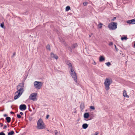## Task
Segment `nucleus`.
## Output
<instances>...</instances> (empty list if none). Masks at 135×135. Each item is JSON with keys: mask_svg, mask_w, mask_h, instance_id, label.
<instances>
[{"mask_svg": "<svg viewBox=\"0 0 135 135\" xmlns=\"http://www.w3.org/2000/svg\"><path fill=\"white\" fill-rule=\"evenodd\" d=\"M37 127L38 129H43L45 127V125L41 119H39L37 121Z\"/></svg>", "mask_w": 135, "mask_h": 135, "instance_id": "obj_2", "label": "nucleus"}, {"mask_svg": "<svg viewBox=\"0 0 135 135\" xmlns=\"http://www.w3.org/2000/svg\"><path fill=\"white\" fill-rule=\"evenodd\" d=\"M90 108L91 109H93V106H90Z\"/></svg>", "mask_w": 135, "mask_h": 135, "instance_id": "obj_41", "label": "nucleus"}, {"mask_svg": "<svg viewBox=\"0 0 135 135\" xmlns=\"http://www.w3.org/2000/svg\"><path fill=\"white\" fill-rule=\"evenodd\" d=\"M85 108L84 104L83 103H81L80 105V108L81 110L82 111Z\"/></svg>", "mask_w": 135, "mask_h": 135, "instance_id": "obj_10", "label": "nucleus"}, {"mask_svg": "<svg viewBox=\"0 0 135 135\" xmlns=\"http://www.w3.org/2000/svg\"><path fill=\"white\" fill-rule=\"evenodd\" d=\"M70 9V8L69 6H67L66 7V11H68Z\"/></svg>", "mask_w": 135, "mask_h": 135, "instance_id": "obj_18", "label": "nucleus"}, {"mask_svg": "<svg viewBox=\"0 0 135 135\" xmlns=\"http://www.w3.org/2000/svg\"><path fill=\"white\" fill-rule=\"evenodd\" d=\"M113 43L112 42H110L109 44V45H113Z\"/></svg>", "mask_w": 135, "mask_h": 135, "instance_id": "obj_35", "label": "nucleus"}, {"mask_svg": "<svg viewBox=\"0 0 135 135\" xmlns=\"http://www.w3.org/2000/svg\"><path fill=\"white\" fill-rule=\"evenodd\" d=\"M123 95L124 97L127 98L129 97V96L128 95H127L126 92L125 90H124L123 93Z\"/></svg>", "mask_w": 135, "mask_h": 135, "instance_id": "obj_13", "label": "nucleus"}, {"mask_svg": "<svg viewBox=\"0 0 135 135\" xmlns=\"http://www.w3.org/2000/svg\"><path fill=\"white\" fill-rule=\"evenodd\" d=\"M95 109L93 107V110H94Z\"/></svg>", "mask_w": 135, "mask_h": 135, "instance_id": "obj_45", "label": "nucleus"}, {"mask_svg": "<svg viewBox=\"0 0 135 135\" xmlns=\"http://www.w3.org/2000/svg\"><path fill=\"white\" fill-rule=\"evenodd\" d=\"M68 64L69 66V68H70V69L71 68H73L72 65L70 62H68Z\"/></svg>", "mask_w": 135, "mask_h": 135, "instance_id": "obj_19", "label": "nucleus"}, {"mask_svg": "<svg viewBox=\"0 0 135 135\" xmlns=\"http://www.w3.org/2000/svg\"><path fill=\"white\" fill-rule=\"evenodd\" d=\"M93 65H96V63L95 61H94L93 62Z\"/></svg>", "mask_w": 135, "mask_h": 135, "instance_id": "obj_42", "label": "nucleus"}, {"mask_svg": "<svg viewBox=\"0 0 135 135\" xmlns=\"http://www.w3.org/2000/svg\"><path fill=\"white\" fill-rule=\"evenodd\" d=\"M77 44H75L71 46V47L72 48H75V47H77Z\"/></svg>", "mask_w": 135, "mask_h": 135, "instance_id": "obj_17", "label": "nucleus"}, {"mask_svg": "<svg viewBox=\"0 0 135 135\" xmlns=\"http://www.w3.org/2000/svg\"><path fill=\"white\" fill-rule=\"evenodd\" d=\"M117 23L116 22H111L108 25V27L110 30H114L117 28Z\"/></svg>", "mask_w": 135, "mask_h": 135, "instance_id": "obj_4", "label": "nucleus"}, {"mask_svg": "<svg viewBox=\"0 0 135 135\" xmlns=\"http://www.w3.org/2000/svg\"><path fill=\"white\" fill-rule=\"evenodd\" d=\"M99 133V132L97 131L95 133V134L94 135H97Z\"/></svg>", "mask_w": 135, "mask_h": 135, "instance_id": "obj_32", "label": "nucleus"}, {"mask_svg": "<svg viewBox=\"0 0 135 135\" xmlns=\"http://www.w3.org/2000/svg\"><path fill=\"white\" fill-rule=\"evenodd\" d=\"M43 83L37 81H35L34 83V85L35 87L38 89H40L42 87Z\"/></svg>", "mask_w": 135, "mask_h": 135, "instance_id": "obj_5", "label": "nucleus"}, {"mask_svg": "<svg viewBox=\"0 0 135 135\" xmlns=\"http://www.w3.org/2000/svg\"><path fill=\"white\" fill-rule=\"evenodd\" d=\"M14 133V132L13 131H12L8 133V135H13Z\"/></svg>", "mask_w": 135, "mask_h": 135, "instance_id": "obj_16", "label": "nucleus"}, {"mask_svg": "<svg viewBox=\"0 0 135 135\" xmlns=\"http://www.w3.org/2000/svg\"><path fill=\"white\" fill-rule=\"evenodd\" d=\"M112 82V79L108 78H106L104 81V84L105 89L106 90H108L109 89V86Z\"/></svg>", "mask_w": 135, "mask_h": 135, "instance_id": "obj_3", "label": "nucleus"}, {"mask_svg": "<svg viewBox=\"0 0 135 135\" xmlns=\"http://www.w3.org/2000/svg\"><path fill=\"white\" fill-rule=\"evenodd\" d=\"M102 24L101 23H99L98 26V27L99 28H101L102 27Z\"/></svg>", "mask_w": 135, "mask_h": 135, "instance_id": "obj_24", "label": "nucleus"}, {"mask_svg": "<svg viewBox=\"0 0 135 135\" xmlns=\"http://www.w3.org/2000/svg\"><path fill=\"white\" fill-rule=\"evenodd\" d=\"M89 116V114L88 113H85L84 115V117L86 119L88 118Z\"/></svg>", "mask_w": 135, "mask_h": 135, "instance_id": "obj_11", "label": "nucleus"}, {"mask_svg": "<svg viewBox=\"0 0 135 135\" xmlns=\"http://www.w3.org/2000/svg\"><path fill=\"white\" fill-rule=\"evenodd\" d=\"M49 115H47L46 116V118L47 119H48L49 118Z\"/></svg>", "mask_w": 135, "mask_h": 135, "instance_id": "obj_34", "label": "nucleus"}, {"mask_svg": "<svg viewBox=\"0 0 135 135\" xmlns=\"http://www.w3.org/2000/svg\"><path fill=\"white\" fill-rule=\"evenodd\" d=\"M46 49L48 50H49L50 51V46L49 45H47L46 46Z\"/></svg>", "mask_w": 135, "mask_h": 135, "instance_id": "obj_23", "label": "nucleus"}, {"mask_svg": "<svg viewBox=\"0 0 135 135\" xmlns=\"http://www.w3.org/2000/svg\"><path fill=\"white\" fill-rule=\"evenodd\" d=\"M15 54H16L15 52H14V53H13V55H15Z\"/></svg>", "mask_w": 135, "mask_h": 135, "instance_id": "obj_43", "label": "nucleus"}, {"mask_svg": "<svg viewBox=\"0 0 135 135\" xmlns=\"http://www.w3.org/2000/svg\"><path fill=\"white\" fill-rule=\"evenodd\" d=\"M105 58L102 56H101L99 58V60L100 62H102L105 60Z\"/></svg>", "mask_w": 135, "mask_h": 135, "instance_id": "obj_12", "label": "nucleus"}, {"mask_svg": "<svg viewBox=\"0 0 135 135\" xmlns=\"http://www.w3.org/2000/svg\"><path fill=\"white\" fill-rule=\"evenodd\" d=\"M85 120H86V119H85Z\"/></svg>", "mask_w": 135, "mask_h": 135, "instance_id": "obj_46", "label": "nucleus"}, {"mask_svg": "<svg viewBox=\"0 0 135 135\" xmlns=\"http://www.w3.org/2000/svg\"><path fill=\"white\" fill-rule=\"evenodd\" d=\"M88 124L86 123L82 125V127L84 129H86L88 127Z\"/></svg>", "mask_w": 135, "mask_h": 135, "instance_id": "obj_14", "label": "nucleus"}, {"mask_svg": "<svg viewBox=\"0 0 135 135\" xmlns=\"http://www.w3.org/2000/svg\"><path fill=\"white\" fill-rule=\"evenodd\" d=\"M24 84L23 83L19 84L17 86V91L15 93L16 95L14 97V99L16 100L22 94L24 91Z\"/></svg>", "mask_w": 135, "mask_h": 135, "instance_id": "obj_1", "label": "nucleus"}, {"mask_svg": "<svg viewBox=\"0 0 135 135\" xmlns=\"http://www.w3.org/2000/svg\"><path fill=\"white\" fill-rule=\"evenodd\" d=\"M134 42V47L135 48V41Z\"/></svg>", "mask_w": 135, "mask_h": 135, "instance_id": "obj_44", "label": "nucleus"}, {"mask_svg": "<svg viewBox=\"0 0 135 135\" xmlns=\"http://www.w3.org/2000/svg\"><path fill=\"white\" fill-rule=\"evenodd\" d=\"M0 125H1V127H2L3 126V124L2 123H0Z\"/></svg>", "mask_w": 135, "mask_h": 135, "instance_id": "obj_38", "label": "nucleus"}, {"mask_svg": "<svg viewBox=\"0 0 135 135\" xmlns=\"http://www.w3.org/2000/svg\"><path fill=\"white\" fill-rule=\"evenodd\" d=\"M6 119L8 123H9L10 122L11 118L10 117H7Z\"/></svg>", "mask_w": 135, "mask_h": 135, "instance_id": "obj_15", "label": "nucleus"}, {"mask_svg": "<svg viewBox=\"0 0 135 135\" xmlns=\"http://www.w3.org/2000/svg\"><path fill=\"white\" fill-rule=\"evenodd\" d=\"M3 116L4 117H6L7 116V115L6 114H4Z\"/></svg>", "mask_w": 135, "mask_h": 135, "instance_id": "obj_40", "label": "nucleus"}, {"mask_svg": "<svg viewBox=\"0 0 135 135\" xmlns=\"http://www.w3.org/2000/svg\"><path fill=\"white\" fill-rule=\"evenodd\" d=\"M10 113L12 114H14V113L13 112H11Z\"/></svg>", "mask_w": 135, "mask_h": 135, "instance_id": "obj_39", "label": "nucleus"}, {"mask_svg": "<svg viewBox=\"0 0 135 135\" xmlns=\"http://www.w3.org/2000/svg\"><path fill=\"white\" fill-rule=\"evenodd\" d=\"M127 37H126V36H125V37H122L121 38V40H127Z\"/></svg>", "mask_w": 135, "mask_h": 135, "instance_id": "obj_22", "label": "nucleus"}, {"mask_svg": "<svg viewBox=\"0 0 135 135\" xmlns=\"http://www.w3.org/2000/svg\"><path fill=\"white\" fill-rule=\"evenodd\" d=\"M20 113L21 115H23V113L22 112H20Z\"/></svg>", "mask_w": 135, "mask_h": 135, "instance_id": "obj_36", "label": "nucleus"}, {"mask_svg": "<svg viewBox=\"0 0 135 135\" xmlns=\"http://www.w3.org/2000/svg\"><path fill=\"white\" fill-rule=\"evenodd\" d=\"M132 20V22L133 24H135V18Z\"/></svg>", "mask_w": 135, "mask_h": 135, "instance_id": "obj_25", "label": "nucleus"}, {"mask_svg": "<svg viewBox=\"0 0 135 135\" xmlns=\"http://www.w3.org/2000/svg\"><path fill=\"white\" fill-rule=\"evenodd\" d=\"M127 23L129 24H132V21L131 20H128L127 21Z\"/></svg>", "mask_w": 135, "mask_h": 135, "instance_id": "obj_20", "label": "nucleus"}, {"mask_svg": "<svg viewBox=\"0 0 135 135\" xmlns=\"http://www.w3.org/2000/svg\"><path fill=\"white\" fill-rule=\"evenodd\" d=\"M17 117L18 118H21V116L19 114H17Z\"/></svg>", "mask_w": 135, "mask_h": 135, "instance_id": "obj_26", "label": "nucleus"}, {"mask_svg": "<svg viewBox=\"0 0 135 135\" xmlns=\"http://www.w3.org/2000/svg\"><path fill=\"white\" fill-rule=\"evenodd\" d=\"M0 135H5L4 133L2 132L0 133Z\"/></svg>", "mask_w": 135, "mask_h": 135, "instance_id": "obj_30", "label": "nucleus"}, {"mask_svg": "<svg viewBox=\"0 0 135 135\" xmlns=\"http://www.w3.org/2000/svg\"><path fill=\"white\" fill-rule=\"evenodd\" d=\"M7 128V126L6 125H5L4 126V127L3 128V129H6Z\"/></svg>", "mask_w": 135, "mask_h": 135, "instance_id": "obj_33", "label": "nucleus"}, {"mask_svg": "<svg viewBox=\"0 0 135 135\" xmlns=\"http://www.w3.org/2000/svg\"><path fill=\"white\" fill-rule=\"evenodd\" d=\"M37 95V94L36 93H33L31 94L29 97L30 99L32 100L33 101H36L37 100L36 97Z\"/></svg>", "mask_w": 135, "mask_h": 135, "instance_id": "obj_7", "label": "nucleus"}, {"mask_svg": "<svg viewBox=\"0 0 135 135\" xmlns=\"http://www.w3.org/2000/svg\"><path fill=\"white\" fill-rule=\"evenodd\" d=\"M19 108L21 110H25L26 108V106L25 104H22L20 105Z\"/></svg>", "mask_w": 135, "mask_h": 135, "instance_id": "obj_8", "label": "nucleus"}, {"mask_svg": "<svg viewBox=\"0 0 135 135\" xmlns=\"http://www.w3.org/2000/svg\"><path fill=\"white\" fill-rule=\"evenodd\" d=\"M51 57L55 58L56 59H57L58 57L56 55L54 54V53H51Z\"/></svg>", "mask_w": 135, "mask_h": 135, "instance_id": "obj_9", "label": "nucleus"}, {"mask_svg": "<svg viewBox=\"0 0 135 135\" xmlns=\"http://www.w3.org/2000/svg\"><path fill=\"white\" fill-rule=\"evenodd\" d=\"M4 23H2L1 24V27H2V28H3L4 27Z\"/></svg>", "mask_w": 135, "mask_h": 135, "instance_id": "obj_31", "label": "nucleus"}, {"mask_svg": "<svg viewBox=\"0 0 135 135\" xmlns=\"http://www.w3.org/2000/svg\"><path fill=\"white\" fill-rule=\"evenodd\" d=\"M70 74L72 78L74 79V81L76 83H77V77L75 72L74 71L73 68H71Z\"/></svg>", "mask_w": 135, "mask_h": 135, "instance_id": "obj_6", "label": "nucleus"}, {"mask_svg": "<svg viewBox=\"0 0 135 135\" xmlns=\"http://www.w3.org/2000/svg\"><path fill=\"white\" fill-rule=\"evenodd\" d=\"M105 64L108 66H109L111 65V63L109 62H107L105 63Z\"/></svg>", "mask_w": 135, "mask_h": 135, "instance_id": "obj_21", "label": "nucleus"}, {"mask_svg": "<svg viewBox=\"0 0 135 135\" xmlns=\"http://www.w3.org/2000/svg\"><path fill=\"white\" fill-rule=\"evenodd\" d=\"M114 46H115V49L116 50H117V48L116 47V45H114Z\"/></svg>", "mask_w": 135, "mask_h": 135, "instance_id": "obj_37", "label": "nucleus"}, {"mask_svg": "<svg viewBox=\"0 0 135 135\" xmlns=\"http://www.w3.org/2000/svg\"><path fill=\"white\" fill-rule=\"evenodd\" d=\"M54 133H55V135H56L58 133L57 131L56 130H55V131Z\"/></svg>", "mask_w": 135, "mask_h": 135, "instance_id": "obj_28", "label": "nucleus"}, {"mask_svg": "<svg viewBox=\"0 0 135 135\" xmlns=\"http://www.w3.org/2000/svg\"><path fill=\"white\" fill-rule=\"evenodd\" d=\"M116 19V17H114L113 18V19H112L111 20L112 21H114Z\"/></svg>", "mask_w": 135, "mask_h": 135, "instance_id": "obj_29", "label": "nucleus"}, {"mask_svg": "<svg viewBox=\"0 0 135 135\" xmlns=\"http://www.w3.org/2000/svg\"><path fill=\"white\" fill-rule=\"evenodd\" d=\"M87 4V2H85L83 3V5L85 6H86Z\"/></svg>", "mask_w": 135, "mask_h": 135, "instance_id": "obj_27", "label": "nucleus"}]
</instances>
